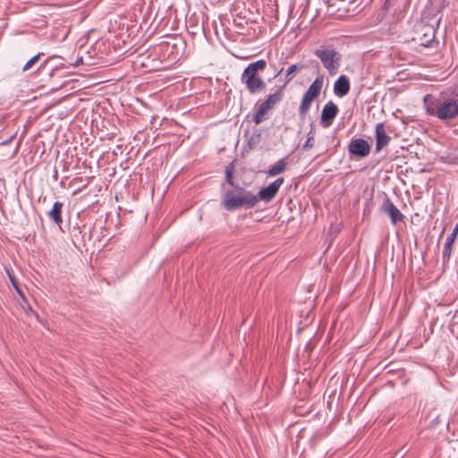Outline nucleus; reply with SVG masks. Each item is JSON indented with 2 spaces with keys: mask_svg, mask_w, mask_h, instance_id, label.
<instances>
[{
  "mask_svg": "<svg viewBox=\"0 0 458 458\" xmlns=\"http://www.w3.org/2000/svg\"><path fill=\"white\" fill-rule=\"evenodd\" d=\"M287 165L286 158H281L272 165L267 170L268 176H276L285 171Z\"/></svg>",
  "mask_w": 458,
  "mask_h": 458,
  "instance_id": "15",
  "label": "nucleus"
},
{
  "mask_svg": "<svg viewBox=\"0 0 458 458\" xmlns=\"http://www.w3.org/2000/svg\"><path fill=\"white\" fill-rule=\"evenodd\" d=\"M267 67V62L259 59L250 63L243 71L241 76V81L246 85L250 93H256L264 89L266 84L261 77L259 76Z\"/></svg>",
  "mask_w": 458,
  "mask_h": 458,
  "instance_id": "3",
  "label": "nucleus"
},
{
  "mask_svg": "<svg viewBox=\"0 0 458 458\" xmlns=\"http://www.w3.org/2000/svg\"><path fill=\"white\" fill-rule=\"evenodd\" d=\"M380 209L382 212L389 216L393 225H396L398 222L403 221L404 218V216L387 197L385 198Z\"/></svg>",
  "mask_w": 458,
  "mask_h": 458,
  "instance_id": "9",
  "label": "nucleus"
},
{
  "mask_svg": "<svg viewBox=\"0 0 458 458\" xmlns=\"http://www.w3.org/2000/svg\"><path fill=\"white\" fill-rule=\"evenodd\" d=\"M304 68L302 64H292L288 67L285 73V84H288L294 77V72Z\"/></svg>",
  "mask_w": 458,
  "mask_h": 458,
  "instance_id": "17",
  "label": "nucleus"
},
{
  "mask_svg": "<svg viewBox=\"0 0 458 458\" xmlns=\"http://www.w3.org/2000/svg\"><path fill=\"white\" fill-rule=\"evenodd\" d=\"M8 276H9V279H10V281L12 283V285L13 286V288L15 289V291L17 292V293L19 294L21 299L25 301V294L21 291V289L19 287V284L16 281L15 277L13 275H11L10 273H8Z\"/></svg>",
  "mask_w": 458,
  "mask_h": 458,
  "instance_id": "21",
  "label": "nucleus"
},
{
  "mask_svg": "<svg viewBox=\"0 0 458 458\" xmlns=\"http://www.w3.org/2000/svg\"><path fill=\"white\" fill-rule=\"evenodd\" d=\"M314 55L320 59L324 68L330 75H334L338 72L341 55L335 48L321 47L314 51Z\"/></svg>",
  "mask_w": 458,
  "mask_h": 458,
  "instance_id": "4",
  "label": "nucleus"
},
{
  "mask_svg": "<svg viewBox=\"0 0 458 458\" xmlns=\"http://www.w3.org/2000/svg\"><path fill=\"white\" fill-rule=\"evenodd\" d=\"M225 182L232 187H236L233 181V171L229 168L226 169Z\"/></svg>",
  "mask_w": 458,
  "mask_h": 458,
  "instance_id": "23",
  "label": "nucleus"
},
{
  "mask_svg": "<svg viewBox=\"0 0 458 458\" xmlns=\"http://www.w3.org/2000/svg\"><path fill=\"white\" fill-rule=\"evenodd\" d=\"M51 59H52V57H49V58H47L46 61H44V62L40 64V66L38 67V70H39V71H40V70H45V69H46V67H47V64H48V62H49Z\"/></svg>",
  "mask_w": 458,
  "mask_h": 458,
  "instance_id": "24",
  "label": "nucleus"
},
{
  "mask_svg": "<svg viewBox=\"0 0 458 458\" xmlns=\"http://www.w3.org/2000/svg\"><path fill=\"white\" fill-rule=\"evenodd\" d=\"M350 91V81L345 75H341L334 84V92L338 97H344Z\"/></svg>",
  "mask_w": 458,
  "mask_h": 458,
  "instance_id": "11",
  "label": "nucleus"
},
{
  "mask_svg": "<svg viewBox=\"0 0 458 458\" xmlns=\"http://www.w3.org/2000/svg\"><path fill=\"white\" fill-rule=\"evenodd\" d=\"M20 305L27 315H33L37 318H38V315L32 310V308L30 305L26 297H25V301L21 300V301L20 302Z\"/></svg>",
  "mask_w": 458,
  "mask_h": 458,
  "instance_id": "18",
  "label": "nucleus"
},
{
  "mask_svg": "<svg viewBox=\"0 0 458 458\" xmlns=\"http://www.w3.org/2000/svg\"><path fill=\"white\" fill-rule=\"evenodd\" d=\"M64 207V203L60 201H55L50 211L47 212V216L50 220H52L55 225L61 226L63 224L62 218V209Z\"/></svg>",
  "mask_w": 458,
  "mask_h": 458,
  "instance_id": "13",
  "label": "nucleus"
},
{
  "mask_svg": "<svg viewBox=\"0 0 458 458\" xmlns=\"http://www.w3.org/2000/svg\"><path fill=\"white\" fill-rule=\"evenodd\" d=\"M457 234H458V225H455L454 228L453 229V232L447 236L445 245H444L442 258L445 262L448 261L450 259L451 252H452V245H453Z\"/></svg>",
  "mask_w": 458,
  "mask_h": 458,
  "instance_id": "12",
  "label": "nucleus"
},
{
  "mask_svg": "<svg viewBox=\"0 0 458 458\" xmlns=\"http://www.w3.org/2000/svg\"><path fill=\"white\" fill-rule=\"evenodd\" d=\"M421 45L428 47L431 46V40H427L426 42H422Z\"/></svg>",
  "mask_w": 458,
  "mask_h": 458,
  "instance_id": "26",
  "label": "nucleus"
},
{
  "mask_svg": "<svg viewBox=\"0 0 458 458\" xmlns=\"http://www.w3.org/2000/svg\"><path fill=\"white\" fill-rule=\"evenodd\" d=\"M456 225H458V223Z\"/></svg>",
  "mask_w": 458,
  "mask_h": 458,
  "instance_id": "29",
  "label": "nucleus"
},
{
  "mask_svg": "<svg viewBox=\"0 0 458 458\" xmlns=\"http://www.w3.org/2000/svg\"><path fill=\"white\" fill-rule=\"evenodd\" d=\"M323 77L318 76L304 93L301 103L299 106V115L301 118L304 119L306 117L312 101L319 96L323 87Z\"/></svg>",
  "mask_w": 458,
  "mask_h": 458,
  "instance_id": "5",
  "label": "nucleus"
},
{
  "mask_svg": "<svg viewBox=\"0 0 458 458\" xmlns=\"http://www.w3.org/2000/svg\"><path fill=\"white\" fill-rule=\"evenodd\" d=\"M284 182V179L283 177H279L273 182L269 183L267 187L262 188L257 195L254 194V197L257 199V204L259 200H264L266 202L271 201L277 194Z\"/></svg>",
  "mask_w": 458,
  "mask_h": 458,
  "instance_id": "6",
  "label": "nucleus"
},
{
  "mask_svg": "<svg viewBox=\"0 0 458 458\" xmlns=\"http://www.w3.org/2000/svg\"><path fill=\"white\" fill-rule=\"evenodd\" d=\"M338 106L333 102L328 101L323 107L321 112L320 123L324 128L331 126L335 118L338 114Z\"/></svg>",
  "mask_w": 458,
  "mask_h": 458,
  "instance_id": "8",
  "label": "nucleus"
},
{
  "mask_svg": "<svg viewBox=\"0 0 458 458\" xmlns=\"http://www.w3.org/2000/svg\"><path fill=\"white\" fill-rule=\"evenodd\" d=\"M282 92L277 90L276 92L270 94L267 99L263 101V103H265L270 109H272L275 105L282 99Z\"/></svg>",
  "mask_w": 458,
  "mask_h": 458,
  "instance_id": "16",
  "label": "nucleus"
},
{
  "mask_svg": "<svg viewBox=\"0 0 458 458\" xmlns=\"http://www.w3.org/2000/svg\"><path fill=\"white\" fill-rule=\"evenodd\" d=\"M456 225H458V223Z\"/></svg>",
  "mask_w": 458,
  "mask_h": 458,
  "instance_id": "28",
  "label": "nucleus"
},
{
  "mask_svg": "<svg viewBox=\"0 0 458 458\" xmlns=\"http://www.w3.org/2000/svg\"><path fill=\"white\" fill-rule=\"evenodd\" d=\"M222 205L227 211H233L242 208H252L257 205V199L251 191L237 185L233 189L225 191Z\"/></svg>",
  "mask_w": 458,
  "mask_h": 458,
  "instance_id": "2",
  "label": "nucleus"
},
{
  "mask_svg": "<svg viewBox=\"0 0 458 458\" xmlns=\"http://www.w3.org/2000/svg\"><path fill=\"white\" fill-rule=\"evenodd\" d=\"M270 108L265 103H263V101L258 102L256 104V112L253 116V122L256 124L261 123L266 119L265 115L267 114Z\"/></svg>",
  "mask_w": 458,
  "mask_h": 458,
  "instance_id": "14",
  "label": "nucleus"
},
{
  "mask_svg": "<svg viewBox=\"0 0 458 458\" xmlns=\"http://www.w3.org/2000/svg\"><path fill=\"white\" fill-rule=\"evenodd\" d=\"M44 55V53H38L33 57H31L23 66L22 71H28L31 69L34 64L40 59V57Z\"/></svg>",
  "mask_w": 458,
  "mask_h": 458,
  "instance_id": "19",
  "label": "nucleus"
},
{
  "mask_svg": "<svg viewBox=\"0 0 458 458\" xmlns=\"http://www.w3.org/2000/svg\"><path fill=\"white\" fill-rule=\"evenodd\" d=\"M375 135H376V151L379 152L381 149L386 148L390 140V136L387 135L385 130V125L383 123H378L375 128Z\"/></svg>",
  "mask_w": 458,
  "mask_h": 458,
  "instance_id": "10",
  "label": "nucleus"
},
{
  "mask_svg": "<svg viewBox=\"0 0 458 458\" xmlns=\"http://www.w3.org/2000/svg\"><path fill=\"white\" fill-rule=\"evenodd\" d=\"M425 112L428 115L435 116L440 121L447 122L458 117V99L435 97L427 94L423 98Z\"/></svg>",
  "mask_w": 458,
  "mask_h": 458,
  "instance_id": "1",
  "label": "nucleus"
},
{
  "mask_svg": "<svg viewBox=\"0 0 458 458\" xmlns=\"http://www.w3.org/2000/svg\"><path fill=\"white\" fill-rule=\"evenodd\" d=\"M314 143H315L314 136L312 135V132L310 131L309 132V137L306 140L305 143L303 144L302 148L304 149H310L314 146Z\"/></svg>",
  "mask_w": 458,
  "mask_h": 458,
  "instance_id": "22",
  "label": "nucleus"
},
{
  "mask_svg": "<svg viewBox=\"0 0 458 458\" xmlns=\"http://www.w3.org/2000/svg\"><path fill=\"white\" fill-rule=\"evenodd\" d=\"M57 70H58V69H57V67L53 68V69L50 71L49 75L52 77V76L54 75L55 72H56Z\"/></svg>",
  "mask_w": 458,
  "mask_h": 458,
  "instance_id": "27",
  "label": "nucleus"
},
{
  "mask_svg": "<svg viewBox=\"0 0 458 458\" xmlns=\"http://www.w3.org/2000/svg\"><path fill=\"white\" fill-rule=\"evenodd\" d=\"M451 164H454V165H457L458 164V155L452 158V161L450 162Z\"/></svg>",
  "mask_w": 458,
  "mask_h": 458,
  "instance_id": "25",
  "label": "nucleus"
},
{
  "mask_svg": "<svg viewBox=\"0 0 458 458\" xmlns=\"http://www.w3.org/2000/svg\"><path fill=\"white\" fill-rule=\"evenodd\" d=\"M260 141V133L258 131L253 132L248 139V146L254 148Z\"/></svg>",
  "mask_w": 458,
  "mask_h": 458,
  "instance_id": "20",
  "label": "nucleus"
},
{
  "mask_svg": "<svg viewBox=\"0 0 458 458\" xmlns=\"http://www.w3.org/2000/svg\"><path fill=\"white\" fill-rule=\"evenodd\" d=\"M348 151L351 156L362 158L369 154L370 145L363 139H352L349 142Z\"/></svg>",
  "mask_w": 458,
  "mask_h": 458,
  "instance_id": "7",
  "label": "nucleus"
}]
</instances>
